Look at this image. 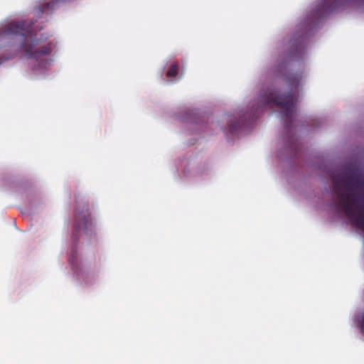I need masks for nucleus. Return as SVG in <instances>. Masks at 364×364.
<instances>
[{"mask_svg":"<svg viewBox=\"0 0 364 364\" xmlns=\"http://www.w3.org/2000/svg\"><path fill=\"white\" fill-rule=\"evenodd\" d=\"M289 122H287V123H286L287 129H288V128H289Z\"/></svg>","mask_w":364,"mask_h":364,"instance_id":"11","label":"nucleus"},{"mask_svg":"<svg viewBox=\"0 0 364 364\" xmlns=\"http://www.w3.org/2000/svg\"><path fill=\"white\" fill-rule=\"evenodd\" d=\"M240 122H231L229 126V131L231 134H234L237 129L241 128Z\"/></svg>","mask_w":364,"mask_h":364,"instance_id":"8","label":"nucleus"},{"mask_svg":"<svg viewBox=\"0 0 364 364\" xmlns=\"http://www.w3.org/2000/svg\"><path fill=\"white\" fill-rule=\"evenodd\" d=\"M178 73V64L177 63H173L168 68L166 75L168 77H175Z\"/></svg>","mask_w":364,"mask_h":364,"instance_id":"7","label":"nucleus"},{"mask_svg":"<svg viewBox=\"0 0 364 364\" xmlns=\"http://www.w3.org/2000/svg\"><path fill=\"white\" fill-rule=\"evenodd\" d=\"M59 1H65V0H53L50 2L44 3L38 8V13L43 14L44 13L50 12L54 9L55 6Z\"/></svg>","mask_w":364,"mask_h":364,"instance_id":"5","label":"nucleus"},{"mask_svg":"<svg viewBox=\"0 0 364 364\" xmlns=\"http://www.w3.org/2000/svg\"><path fill=\"white\" fill-rule=\"evenodd\" d=\"M259 104L261 108L277 106L283 108L282 118L291 122L294 115V104L293 95L289 92L284 95H279L277 92L268 90L259 97Z\"/></svg>","mask_w":364,"mask_h":364,"instance_id":"3","label":"nucleus"},{"mask_svg":"<svg viewBox=\"0 0 364 364\" xmlns=\"http://www.w3.org/2000/svg\"><path fill=\"white\" fill-rule=\"evenodd\" d=\"M332 182L333 191L340 200L337 206L364 231V196L353 198L352 194L345 193L342 190V186L350 191L360 189L364 185V180L361 178L360 174L353 171L350 173L333 175Z\"/></svg>","mask_w":364,"mask_h":364,"instance_id":"1","label":"nucleus"},{"mask_svg":"<svg viewBox=\"0 0 364 364\" xmlns=\"http://www.w3.org/2000/svg\"><path fill=\"white\" fill-rule=\"evenodd\" d=\"M16 55V53H14V54H13V55H10V56H9V57H5V58H4V59H3V60H0V64H1V63H2L4 61H5V60H10V59H11V58H14Z\"/></svg>","mask_w":364,"mask_h":364,"instance_id":"9","label":"nucleus"},{"mask_svg":"<svg viewBox=\"0 0 364 364\" xmlns=\"http://www.w3.org/2000/svg\"><path fill=\"white\" fill-rule=\"evenodd\" d=\"M303 47L301 46V45L299 44V46H296V50L297 53H301Z\"/></svg>","mask_w":364,"mask_h":364,"instance_id":"10","label":"nucleus"},{"mask_svg":"<svg viewBox=\"0 0 364 364\" xmlns=\"http://www.w3.org/2000/svg\"><path fill=\"white\" fill-rule=\"evenodd\" d=\"M301 77L298 74L289 73L286 76V81L291 89L297 88L300 84Z\"/></svg>","mask_w":364,"mask_h":364,"instance_id":"6","label":"nucleus"},{"mask_svg":"<svg viewBox=\"0 0 364 364\" xmlns=\"http://www.w3.org/2000/svg\"><path fill=\"white\" fill-rule=\"evenodd\" d=\"M92 225L88 204L77 202L72 237L77 241L82 232L87 233Z\"/></svg>","mask_w":364,"mask_h":364,"instance_id":"4","label":"nucleus"},{"mask_svg":"<svg viewBox=\"0 0 364 364\" xmlns=\"http://www.w3.org/2000/svg\"><path fill=\"white\" fill-rule=\"evenodd\" d=\"M32 25L33 23L27 21L11 22L0 31V36L18 37L22 57L36 61L39 67H45L50 60L51 46L48 43L38 46V41L33 34Z\"/></svg>","mask_w":364,"mask_h":364,"instance_id":"2","label":"nucleus"}]
</instances>
